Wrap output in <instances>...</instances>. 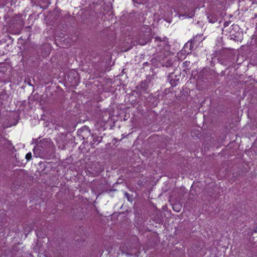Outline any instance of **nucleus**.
<instances>
[{
  "label": "nucleus",
  "mask_w": 257,
  "mask_h": 257,
  "mask_svg": "<svg viewBox=\"0 0 257 257\" xmlns=\"http://www.w3.org/2000/svg\"><path fill=\"white\" fill-rule=\"evenodd\" d=\"M159 57L160 63L163 67L172 68L174 71H175V68L173 66V60L170 56L165 55L162 57L160 55Z\"/></svg>",
  "instance_id": "f257e3e1"
},
{
  "label": "nucleus",
  "mask_w": 257,
  "mask_h": 257,
  "mask_svg": "<svg viewBox=\"0 0 257 257\" xmlns=\"http://www.w3.org/2000/svg\"><path fill=\"white\" fill-rule=\"evenodd\" d=\"M67 82L71 87H76L79 83V78L77 73L72 71L68 73L67 78Z\"/></svg>",
  "instance_id": "f03ea898"
},
{
  "label": "nucleus",
  "mask_w": 257,
  "mask_h": 257,
  "mask_svg": "<svg viewBox=\"0 0 257 257\" xmlns=\"http://www.w3.org/2000/svg\"><path fill=\"white\" fill-rule=\"evenodd\" d=\"M179 75L180 74H175V71L169 73L167 77V81L170 82L172 86L174 87L178 84L179 81Z\"/></svg>",
  "instance_id": "7ed1b4c3"
},
{
  "label": "nucleus",
  "mask_w": 257,
  "mask_h": 257,
  "mask_svg": "<svg viewBox=\"0 0 257 257\" xmlns=\"http://www.w3.org/2000/svg\"><path fill=\"white\" fill-rule=\"evenodd\" d=\"M19 115L18 113H14L7 119V123H6V127H9L15 125L18 122Z\"/></svg>",
  "instance_id": "20e7f679"
},
{
  "label": "nucleus",
  "mask_w": 257,
  "mask_h": 257,
  "mask_svg": "<svg viewBox=\"0 0 257 257\" xmlns=\"http://www.w3.org/2000/svg\"><path fill=\"white\" fill-rule=\"evenodd\" d=\"M150 37L149 34L141 33L137 38L138 43L141 45H145L150 41Z\"/></svg>",
  "instance_id": "39448f33"
},
{
  "label": "nucleus",
  "mask_w": 257,
  "mask_h": 257,
  "mask_svg": "<svg viewBox=\"0 0 257 257\" xmlns=\"http://www.w3.org/2000/svg\"><path fill=\"white\" fill-rule=\"evenodd\" d=\"M150 80L146 79L141 82L140 84L136 87V89L139 92H147Z\"/></svg>",
  "instance_id": "423d86ee"
},
{
  "label": "nucleus",
  "mask_w": 257,
  "mask_h": 257,
  "mask_svg": "<svg viewBox=\"0 0 257 257\" xmlns=\"http://www.w3.org/2000/svg\"><path fill=\"white\" fill-rule=\"evenodd\" d=\"M195 48V44L190 40L185 44L181 51H184L187 54H190L191 51Z\"/></svg>",
  "instance_id": "0eeeda50"
},
{
  "label": "nucleus",
  "mask_w": 257,
  "mask_h": 257,
  "mask_svg": "<svg viewBox=\"0 0 257 257\" xmlns=\"http://www.w3.org/2000/svg\"><path fill=\"white\" fill-rule=\"evenodd\" d=\"M190 40L195 44V48H196L199 43L202 40V36L197 35Z\"/></svg>",
  "instance_id": "6e6552de"
},
{
  "label": "nucleus",
  "mask_w": 257,
  "mask_h": 257,
  "mask_svg": "<svg viewBox=\"0 0 257 257\" xmlns=\"http://www.w3.org/2000/svg\"><path fill=\"white\" fill-rule=\"evenodd\" d=\"M207 19L209 22L212 24L214 23L218 20L217 17L215 14H209L207 16Z\"/></svg>",
  "instance_id": "1a4fd4ad"
},
{
  "label": "nucleus",
  "mask_w": 257,
  "mask_h": 257,
  "mask_svg": "<svg viewBox=\"0 0 257 257\" xmlns=\"http://www.w3.org/2000/svg\"><path fill=\"white\" fill-rule=\"evenodd\" d=\"M8 95L4 92L0 93V106L4 104V101L8 98Z\"/></svg>",
  "instance_id": "9d476101"
},
{
  "label": "nucleus",
  "mask_w": 257,
  "mask_h": 257,
  "mask_svg": "<svg viewBox=\"0 0 257 257\" xmlns=\"http://www.w3.org/2000/svg\"><path fill=\"white\" fill-rule=\"evenodd\" d=\"M237 123L236 122V123H230L229 122V124L228 125H227L226 127H227V128H230V129H232V128H233L234 127H237Z\"/></svg>",
  "instance_id": "9b49d317"
},
{
  "label": "nucleus",
  "mask_w": 257,
  "mask_h": 257,
  "mask_svg": "<svg viewBox=\"0 0 257 257\" xmlns=\"http://www.w3.org/2000/svg\"><path fill=\"white\" fill-rule=\"evenodd\" d=\"M173 209L176 212H179L181 209L180 205H175L173 206Z\"/></svg>",
  "instance_id": "f8f14e48"
},
{
  "label": "nucleus",
  "mask_w": 257,
  "mask_h": 257,
  "mask_svg": "<svg viewBox=\"0 0 257 257\" xmlns=\"http://www.w3.org/2000/svg\"><path fill=\"white\" fill-rule=\"evenodd\" d=\"M190 64V61H186L183 63V65L185 68H187Z\"/></svg>",
  "instance_id": "ddd939ff"
},
{
  "label": "nucleus",
  "mask_w": 257,
  "mask_h": 257,
  "mask_svg": "<svg viewBox=\"0 0 257 257\" xmlns=\"http://www.w3.org/2000/svg\"><path fill=\"white\" fill-rule=\"evenodd\" d=\"M32 157V154H31V153H28L26 154V159L29 161L31 159Z\"/></svg>",
  "instance_id": "4468645a"
},
{
  "label": "nucleus",
  "mask_w": 257,
  "mask_h": 257,
  "mask_svg": "<svg viewBox=\"0 0 257 257\" xmlns=\"http://www.w3.org/2000/svg\"><path fill=\"white\" fill-rule=\"evenodd\" d=\"M230 21H226L224 23V24H223V26H224V28H226V27L228 26L230 24Z\"/></svg>",
  "instance_id": "2eb2a0df"
},
{
  "label": "nucleus",
  "mask_w": 257,
  "mask_h": 257,
  "mask_svg": "<svg viewBox=\"0 0 257 257\" xmlns=\"http://www.w3.org/2000/svg\"><path fill=\"white\" fill-rule=\"evenodd\" d=\"M155 41L161 42V38L160 37H156L155 38Z\"/></svg>",
  "instance_id": "dca6fc26"
},
{
  "label": "nucleus",
  "mask_w": 257,
  "mask_h": 257,
  "mask_svg": "<svg viewBox=\"0 0 257 257\" xmlns=\"http://www.w3.org/2000/svg\"><path fill=\"white\" fill-rule=\"evenodd\" d=\"M193 16H194V12H193V13H192V16H187V15H186V17H188V18H191V17H192Z\"/></svg>",
  "instance_id": "f3484780"
},
{
  "label": "nucleus",
  "mask_w": 257,
  "mask_h": 257,
  "mask_svg": "<svg viewBox=\"0 0 257 257\" xmlns=\"http://www.w3.org/2000/svg\"><path fill=\"white\" fill-rule=\"evenodd\" d=\"M45 123H46V125H44V127H47V126H48V124H48V122H45Z\"/></svg>",
  "instance_id": "a211bd4d"
},
{
  "label": "nucleus",
  "mask_w": 257,
  "mask_h": 257,
  "mask_svg": "<svg viewBox=\"0 0 257 257\" xmlns=\"http://www.w3.org/2000/svg\"><path fill=\"white\" fill-rule=\"evenodd\" d=\"M166 21H167V22H168L169 23H170L171 22V21H172V20L171 19H169V20H166Z\"/></svg>",
  "instance_id": "6ab92c4d"
},
{
  "label": "nucleus",
  "mask_w": 257,
  "mask_h": 257,
  "mask_svg": "<svg viewBox=\"0 0 257 257\" xmlns=\"http://www.w3.org/2000/svg\"><path fill=\"white\" fill-rule=\"evenodd\" d=\"M84 128H88V127L86 126V125H84Z\"/></svg>",
  "instance_id": "aec40b11"
},
{
  "label": "nucleus",
  "mask_w": 257,
  "mask_h": 257,
  "mask_svg": "<svg viewBox=\"0 0 257 257\" xmlns=\"http://www.w3.org/2000/svg\"><path fill=\"white\" fill-rule=\"evenodd\" d=\"M41 122H42L41 120H40L39 123H41Z\"/></svg>",
  "instance_id": "412c9836"
},
{
  "label": "nucleus",
  "mask_w": 257,
  "mask_h": 257,
  "mask_svg": "<svg viewBox=\"0 0 257 257\" xmlns=\"http://www.w3.org/2000/svg\"><path fill=\"white\" fill-rule=\"evenodd\" d=\"M134 2H136L134 0H133Z\"/></svg>",
  "instance_id": "4be33fe9"
}]
</instances>
